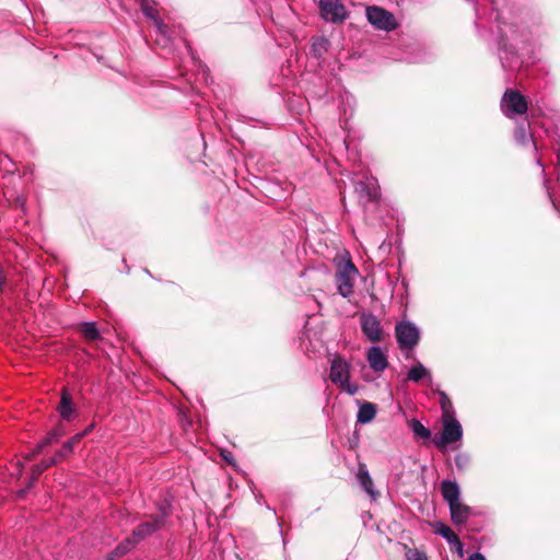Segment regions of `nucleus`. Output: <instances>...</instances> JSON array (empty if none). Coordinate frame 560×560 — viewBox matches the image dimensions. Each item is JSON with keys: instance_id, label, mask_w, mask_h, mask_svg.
<instances>
[{"instance_id": "f257e3e1", "label": "nucleus", "mask_w": 560, "mask_h": 560, "mask_svg": "<svg viewBox=\"0 0 560 560\" xmlns=\"http://www.w3.org/2000/svg\"><path fill=\"white\" fill-rule=\"evenodd\" d=\"M538 122L532 120L528 122L530 130V140L536 151L542 150L550 144L557 155V168H558V188L555 190L550 187V180L545 179L544 185L548 192V196L552 202V206L557 211L560 212V136L556 131H549L544 126L538 128Z\"/></svg>"}, {"instance_id": "f03ea898", "label": "nucleus", "mask_w": 560, "mask_h": 560, "mask_svg": "<svg viewBox=\"0 0 560 560\" xmlns=\"http://www.w3.org/2000/svg\"><path fill=\"white\" fill-rule=\"evenodd\" d=\"M442 433L440 435L435 434L432 438L433 444L441 451L447 445L460 441L463 438L462 425L454 416L442 417Z\"/></svg>"}, {"instance_id": "7ed1b4c3", "label": "nucleus", "mask_w": 560, "mask_h": 560, "mask_svg": "<svg viewBox=\"0 0 560 560\" xmlns=\"http://www.w3.org/2000/svg\"><path fill=\"white\" fill-rule=\"evenodd\" d=\"M358 275L359 270L351 260L338 265L335 278L339 294L343 298H349L353 294L354 282Z\"/></svg>"}, {"instance_id": "20e7f679", "label": "nucleus", "mask_w": 560, "mask_h": 560, "mask_svg": "<svg viewBox=\"0 0 560 560\" xmlns=\"http://www.w3.org/2000/svg\"><path fill=\"white\" fill-rule=\"evenodd\" d=\"M528 103L524 95L515 90H506L501 100V109L506 117L523 115L527 112Z\"/></svg>"}, {"instance_id": "39448f33", "label": "nucleus", "mask_w": 560, "mask_h": 560, "mask_svg": "<svg viewBox=\"0 0 560 560\" xmlns=\"http://www.w3.org/2000/svg\"><path fill=\"white\" fill-rule=\"evenodd\" d=\"M395 334L398 346L401 350H411L419 342V329L410 322L402 320L397 323Z\"/></svg>"}, {"instance_id": "423d86ee", "label": "nucleus", "mask_w": 560, "mask_h": 560, "mask_svg": "<svg viewBox=\"0 0 560 560\" xmlns=\"http://www.w3.org/2000/svg\"><path fill=\"white\" fill-rule=\"evenodd\" d=\"M360 327L362 334L372 343H378L384 340L385 331L381 320L371 313H363L360 315Z\"/></svg>"}, {"instance_id": "0eeeda50", "label": "nucleus", "mask_w": 560, "mask_h": 560, "mask_svg": "<svg viewBox=\"0 0 560 560\" xmlns=\"http://www.w3.org/2000/svg\"><path fill=\"white\" fill-rule=\"evenodd\" d=\"M366 18L368 21L377 30L393 31L397 26L394 14L377 5H370L366 8Z\"/></svg>"}, {"instance_id": "6e6552de", "label": "nucleus", "mask_w": 560, "mask_h": 560, "mask_svg": "<svg viewBox=\"0 0 560 560\" xmlns=\"http://www.w3.org/2000/svg\"><path fill=\"white\" fill-rule=\"evenodd\" d=\"M143 13L153 21L156 33V44L163 47L172 45L174 38L172 37L168 26L159 18L158 11L148 3H142Z\"/></svg>"}, {"instance_id": "1a4fd4ad", "label": "nucleus", "mask_w": 560, "mask_h": 560, "mask_svg": "<svg viewBox=\"0 0 560 560\" xmlns=\"http://www.w3.org/2000/svg\"><path fill=\"white\" fill-rule=\"evenodd\" d=\"M322 18L331 23H341L347 16L346 7L340 0H319L318 3Z\"/></svg>"}, {"instance_id": "9d476101", "label": "nucleus", "mask_w": 560, "mask_h": 560, "mask_svg": "<svg viewBox=\"0 0 560 560\" xmlns=\"http://www.w3.org/2000/svg\"><path fill=\"white\" fill-rule=\"evenodd\" d=\"M57 411L60 418L67 422L73 421L79 416L72 396L67 388H62L60 401L57 406Z\"/></svg>"}, {"instance_id": "9b49d317", "label": "nucleus", "mask_w": 560, "mask_h": 560, "mask_svg": "<svg viewBox=\"0 0 560 560\" xmlns=\"http://www.w3.org/2000/svg\"><path fill=\"white\" fill-rule=\"evenodd\" d=\"M329 378L334 384H336L338 386L341 383L346 382L348 378H350L349 362H347L340 355L335 357L331 360Z\"/></svg>"}, {"instance_id": "f8f14e48", "label": "nucleus", "mask_w": 560, "mask_h": 560, "mask_svg": "<svg viewBox=\"0 0 560 560\" xmlns=\"http://www.w3.org/2000/svg\"><path fill=\"white\" fill-rule=\"evenodd\" d=\"M166 516H167L166 511L162 510V512L160 514L155 515L152 518V521L141 523L133 530V536L136 537V539L137 540L143 539L148 535H151L152 533H154L155 530L161 528L165 523Z\"/></svg>"}, {"instance_id": "ddd939ff", "label": "nucleus", "mask_w": 560, "mask_h": 560, "mask_svg": "<svg viewBox=\"0 0 560 560\" xmlns=\"http://www.w3.org/2000/svg\"><path fill=\"white\" fill-rule=\"evenodd\" d=\"M366 361L375 373H382L388 366L387 354L378 346H372L368 349Z\"/></svg>"}, {"instance_id": "4468645a", "label": "nucleus", "mask_w": 560, "mask_h": 560, "mask_svg": "<svg viewBox=\"0 0 560 560\" xmlns=\"http://www.w3.org/2000/svg\"><path fill=\"white\" fill-rule=\"evenodd\" d=\"M355 191L368 201H375L380 197V189L374 177H365L364 180H358L355 183Z\"/></svg>"}, {"instance_id": "2eb2a0df", "label": "nucleus", "mask_w": 560, "mask_h": 560, "mask_svg": "<svg viewBox=\"0 0 560 560\" xmlns=\"http://www.w3.org/2000/svg\"><path fill=\"white\" fill-rule=\"evenodd\" d=\"M66 433L62 424H58L55 429L47 433V435L37 444L34 452L25 457L26 460L33 459L37 454L42 453L44 448L59 441Z\"/></svg>"}, {"instance_id": "dca6fc26", "label": "nucleus", "mask_w": 560, "mask_h": 560, "mask_svg": "<svg viewBox=\"0 0 560 560\" xmlns=\"http://www.w3.org/2000/svg\"><path fill=\"white\" fill-rule=\"evenodd\" d=\"M440 488L442 497L448 503V505H453L454 503L459 502V487L455 481L443 480Z\"/></svg>"}, {"instance_id": "f3484780", "label": "nucleus", "mask_w": 560, "mask_h": 560, "mask_svg": "<svg viewBox=\"0 0 560 560\" xmlns=\"http://www.w3.org/2000/svg\"><path fill=\"white\" fill-rule=\"evenodd\" d=\"M408 381L419 383L427 381L428 384L432 383V376L430 371L420 362L415 363L407 374Z\"/></svg>"}, {"instance_id": "a211bd4d", "label": "nucleus", "mask_w": 560, "mask_h": 560, "mask_svg": "<svg viewBox=\"0 0 560 560\" xmlns=\"http://www.w3.org/2000/svg\"><path fill=\"white\" fill-rule=\"evenodd\" d=\"M452 522L457 525H464L470 516V508L460 501L450 505Z\"/></svg>"}, {"instance_id": "6ab92c4d", "label": "nucleus", "mask_w": 560, "mask_h": 560, "mask_svg": "<svg viewBox=\"0 0 560 560\" xmlns=\"http://www.w3.org/2000/svg\"><path fill=\"white\" fill-rule=\"evenodd\" d=\"M376 411L377 409L374 404L370 401L362 402L357 415V422L362 424L372 422L376 416Z\"/></svg>"}, {"instance_id": "aec40b11", "label": "nucleus", "mask_w": 560, "mask_h": 560, "mask_svg": "<svg viewBox=\"0 0 560 560\" xmlns=\"http://www.w3.org/2000/svg\"><path fill=\"white\" fill-rule=\"evenodd\" d=\"M358 480L361 485V487L364 489V491L373 499H375L376 493L374 491V483L373 480L365 467V465H360L358 469Z\"/></svg>"}, {"instance_id": "412c9836", "label": "nucleus", "mask_w": 560, "mask_h": 560, "mask_svg": "<svg viewBox=\"0 0 560 560\" xmlns=\"http://www.w3.org/2000/svg\"><path fill=\"white\" fill-rule=\"evenodd\" d=\"M435 533L445 538L451 545H455L458 549H462V542L459 538L447 525L443 523L436 524Z\"/></svg>"}, {"instance_id": "4be33fe9", "label": "nucleus", "mask_w": 560, "mask_h": 560, "mask_svg": "<svg viewBox=\"0 0 560 560\" xmlns=\"http://www.w3.org/2000/svg\"><path fill=\"white\" fill-rule=\"evenodd\" d=\"M329 48V42L325 37L313 38L311 54L316 58H322Z\"/></svg>"}, {"instance_id": "5701e85b", "label": "nucleus", "mask_w": 560, "mask_h": 560, "mask_svg": "<svg viewBox=\"0 0 560 560\" xmlns=\"http://www.w3.org/2000/svg\"><path fill=\"white\" fill-rule=\"evenodd\" d=\"M409 428L411 429L416 438L422 440L431 439V431L428 428H425L419 420L411 419L409 421Z\"/></svg>"}, {"instance_id": "b1692460", "label": "nucleus", "mask_w": 560, "mask_h": 560, "mask_svg": "<svg viewBox=\"0 0 560 560\" xmlns=\"http://www.w3.org/2000/svg\"><path fill=\"white\" fill-rule=\"evenodd\" d=\"M80 331L89 341L96 340L100 337V332L94 323H83L80 327Z\"/></svg>"}, {"instance_id": "393cba45", "label": "nucleus", "mask_w": 560, "mask_h": 560, "mask_svg": "<svg viewBox=\"0 0 560 560\" xmlns=\"http://www.w3.org/2000/svg\"><path fill=\"white\" fill-rule=\"evenodd\" d=\"M440 405L443 411L442 417L454 416L452 404L445 393H441Z\"/></svg>"}, {"instance_id": "a878e982", "label": "nucleus", "mask_w": 560, "mask_h": 560, "mask_svg": "<svg viewBox=\"0 0 560 560\" xmlns=\"http://www.w3.org/2000/svg\"><path fill=\"white\" fill-rule=\"evenodd\" d=\"M406 560H429V559H428V556L423 551H421L417 548H413V549H408L406 551Z\"/></svg>"}, {"instance_id": "bb28decb", "label": "nucleus", "mask_w": 560, "mask_h": 560, "mask_svg": "<svg viewBox=\"0 0 560 560\" xmlns=\"http://www.w3.org/2000/svg\"><path fill=\"white\" fill-rule=\"evenodd\" d=\"M470 464V458L468 455L466 454H457L455 456V465L457 467V469L459 470H464L465 468H467Z\"/></svg>"}, {"instance_id": "cd10ccee", "label": "nucleus", "mask_w": 560, "mask_h": 560, "mask_svg": "<svg viewBox=\"0 0 560 560\" xmlns=\"http://www.w3.org/2000/svg\"><path fill=\"white\" fill-rule=\"evenodd\" d=\"M73 448L67 442L62 445V447L54 455L55 458L58 459V463L65 459L68 455L72 453Z\"/></svg>"}, {"instance_id": "c85d7f7f", "label": "nucleus", "mask_w": 560, "mask_h": 560, "mask_svg": "<svg viewBox=\"0 0 560 560\" xmlns=\"http://www.w3.org/2000/svg\"><path fill=\"white\" fill-rule=\"evenodd\" d=\"M339 387L341 388V390L348 393L349 395H354L359 390V386L354 383H351L350 378H348L346 382L341 383L339 385Z\"/></svg>"}, {"instance_id": "c756f323", "label": "nucleus", "mask_w": 560, "mask_h": 560, "mask_svg": "<svg viewBox=\"0 0 560 560\" xmlns=\"http://www.w3.org/2000/svg\"><path fill=\"white\" fill-rule=\"evenodd\" d=\"M515 139L518 143L525 144L527 142L526 130L524 127H518L515 130Z\"/></svg>"}, {"instance_id": "7c9ffc66", "label": "nucleus", "mask_w": 560, "mask_h": 560, "mask_svg": "<svg viewBox=\"0 0 560 560\" xmlns=\"http://www.w3.org/2000/svg\"><path fill=\"white\" fill-rule=\"evenodd\" d=\"M57 463H58V459L55 458L54 456H50V457L43 458L39 464L46 470V469L50 468L51 466L56 465Z\"/></svg>"}, {"instance_id": "2f4dec72", "label": "nucleus", "mask_w": 560, "mask_h": 560, "mask_svg": "<svg viewBox=\"0 0 560 560\" xmlns=\"http://www.w3.org/2000/svg\"><path fill=\"white\" fill-rule=\"evenodd\" d=\"M44 471L45 469L43 466H40V464H36L32 467V477L37 479Z\"/></svg>"}, {"instance_id": "473e14b6", "label": "nucleus", "mask_w": 560, "mask_h": 560, "mask_svg": "<svg viewBox=\"0 0 560 560\" xmlns=\"http://www.w3.org/2000/svg\"><path fill=\"white\" fill-rule=\"evenodd\" d=\"M82 439L83 434L77 433L69 441H67V443L70 444L72 448H74L81 442Z\"/></svg>"}, {"instance_id": "72a5a7b5", "label": "nucleus", "mask_w": 560, "mask_h": 560, "mask_svg": "<svg viewBox=\"0 0 560 560\" xmlns=\"http://www.w3.org/2000/svg\"><path fill=\"white\" fill-rule=\"evenodd\" d=\"M7 288V277L2 269H0V292H4Z\"/></svg>"}, {"instance_id": "f704fd0d", "label": "nucleus", "mask_w": 560, "mask_h": 560, "mask_svg": "<svg viewBox=\"0 0 560 560\" xmlns=\"http://www.w3.org/2000/svg\"><path fill=\"white\" fill-rule=\"evenodd\" d=\"M467 560H486V558L481 553L475 552Z\"/></svg>"}, {"instance_id": "c9c22d12", "label": "nucleus", "mask_w": 560, "mask_h": 560, "mask_svg": "<svg viewBox=\"0 0 560 560\" xmlns=\"http://www.w3.org/2000/svg\"><path fill=\"white\" fill-rule=\"evenodd\" d=\"M93 429H94V424L92 423V424H90L85 430H83L82 432H80V434H83V438H84L85 435H88L89 433H91Z\"/></svg>"}, {"instance_id": "e433bc0d", "label": "nucleus", "mask_w": 560, "mask_h": 560, "mask_svg": "<svg viewBox=\"0 0 560 560\" xmlns=\"http://www.w3.org/2000/svg\"><path fill=\"white\" fill-rule=\"evenodd\" d=\"M537 163H538L541 167H544V164H542V156H541V155H539V156L537 158ZM544 172H545V168H542V173H544Z\"/></svg>"}, {"instance_id": "4c0bfd02", "label": "nucleus", "mask_w": 560, "mask_h": 560, "mask_svg": "<svg viewBox=\"0 0 560 560\" xmlns=\"http://www.w3.org/2000/svg\"><path fill=\"white\" fill-rule=\"evenodd\" d=\"M126 549H127V547H125V546H119V547H117V552H119V553H124V552L126 551Z\"/></svg>"}, {"instance_id": "58836bf2", "label": "nucleus", "mask_w": 560, "mask_h": 560, "mask_svg": "<svg viewBox=\"0 0 560 560\" xmlns=\"http://www.w3.org/2000/svg\"><path fill=\"white\" fill-rule=\"evenodd\" d=\"M201 71H202V75L206 78V69L202 68Z\"/></svg>"}]
</instances>
